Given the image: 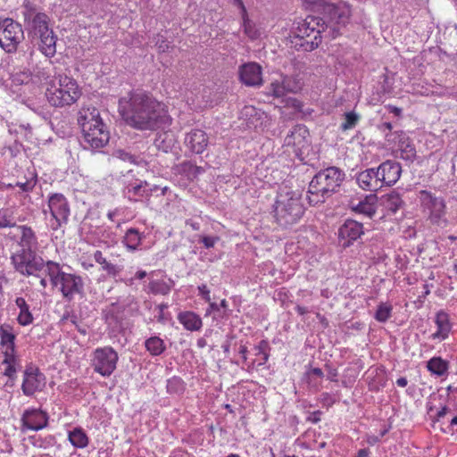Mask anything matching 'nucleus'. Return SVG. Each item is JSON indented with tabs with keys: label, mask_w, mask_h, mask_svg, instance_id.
<instances>
[{
	"label": "nucleus",
	"mask_w": 457,
	"mask_h": 457,
	"mask_svg": "<svg viewBox=\"0 0 457 457\" xmlns=\"http://www.w3.org/2000/svg\"><path fill=\"white\" fill-rule=\"evenodd\" d=\"M119 113L127 125L138 130H155L166 124L164 104L142 89H134L119 99Z\"/></svg>",
	"instance_id": "nucleus-1"
},
{
	"label": "nucleus",
	"mask_w": 457,
	"mask_h": 457,
	"mask_svg": "<svg viewBox=\"0 0 457 457\" xmlns=\"http://www.w3.org/2000/svg\"><path fill=\"white\" fill-rule=\"evenodd\" d=\"M15 231H10L7 237L15 241L20 247L11 256L14 270L23 276H37L46 265V262L37 256L38 240L36 232L28 225H18Z\"/></svg>",
	"instance_id": "nucleus-2"
},
{
	"label": "nucleus",
	"mask_w": 457,
	"mask_h": 457,
	"mask_svg": "<svg viewBox=\"0 0 457 457\" xmlns=\"http://www.w3.org/2000/svg\"><path fill=\"white\" fill-rule=\"evenodd\" d=\"M22 15L28 35L40 39L39 50L42 54L46 57L54 56L57 36L50 28V17L28 0L22 4Z\"/></svg>",
	"instance_id": "nucleus-3"
},
{
	"label": "nucleus",
	"mask_w": 457,
	"mask_h": 457,
	"mask_svg": "<svg viewBox=\"0 0 457 457\" xmlns=\"http://www.w3.org/2000/svg\"><path fill=\"white\" fill-rule=\"evenodd\" d=\"M350 16L351 8L345 3L316 0V33L320 38H335L348 23Z\"/></svg>",
	"instance_id": "nucleus-4"
},
{
	"label": "nucleus",
	"mask_w": 457,
	"mask_h": 457,
	"mask_svg": "<svg viewBox=\"0 0 457 457\" xmlns=\"http://www.w3.org/2000/svg\"><path fill=\"white\" fill-rule=\"evenodd\" d=\"M78 123L82 130L81 145L85 149H99L110 139V133L96 107L82 108L79 112Z\"/></svg>",
	"instance_id": "nucleus-5"
},
{
	"label": "nucleus",
	"mask_w": 457,
	"mask_h": 457,
	"mask_svg": "<svg viewBox=\"0 0 457 457\" xmlns=\"http://www.w3.org/2000/svg\"><path fill=\"white\" fill-rule=\"evenodd\" d=\"M53 287H57L62 297L71 302L76 295H85V283L81 276L62 270L59 262L47 261L43 269Z\"/></svg>",
	"instance_id": "nucleus-6"
},
{
	"label": "nucleus",
	"mask_w": 457,
	"mask_h": 457,
	"mask_svg": "<svg viewBox=\"0 0 457 457\" xmlns=\"http://www.w3.org/2000/svg\"><path fill=\"white\" fill-rule=\"evenodd\" d=\"M46 96L51 106L62 108L76 103L81 96V91L74 79L59 75L58 85L51 84L46 88Z\"/></svg>",
	"instance_id": "nucleus-7"
},
{
	"label": "nucleus",
	"mask_w": 457,
	"mask_h": 457,
	"mask_svg": "<svg viewBox=\"0 0 457 457\" xmlns=\"http://www.w3.org/2000/svg\"><path fill=\"white\" fill-rule=\"evenodd\" d=\"M304 209L300 199L294 193L279 194L274 204V213L280 226L295 224L303 214Z\"/></svg>",
	"instance_id": "nucleus-8"
},
{
	"label": "nucleus",
	"mask_w": 457,
	"mask_h": 457,
	"mask_svg": "<svg viewBox=\"0 0 457 457\" xmlns=\"http://www.w3.org/2000/svg\"><path fill=\"white\" fill-rule=\"evenodd\" d=\"M420 208L428 220L435 226L445 228L448 224L445 200L430 191L421 190L418 195Z\"/></svg>",
	"instance_id": "nucleus-9"
},
{
	"label": "nucleus",
	"mask_w": 457,
	"mask_h": 457,
	"mask_svg": "<svg viewBox=\"0 0 457 457\" xmlns=\"http://www.w3.org/2000/svg\"><path fill=\"white\" fill-rule=\"evenodd\" d=\"M344 179V173L337 167H328L316 173V202H324L335 192Z\"/></svg>",
	"instance_id": "nucleus-10"
},
{
	"label": "nucleus",
	"mask_w": 457,
	"mask_h": 457,
	"mask_svg": "<svg viewBox=\"0 0 457 457\" xmlns=\"http://www.w3.org/2000/svg\"><path fill=\"white\" fill-rule=\"evenodd\" d=\"M21 25L11 18L0 19V45L8 53L16 51L23 40Z\"/></svg>",
	"instance_id": "nucleus-11"
},
{
	"label": "nucleus",
	"mask_w": 457,
	"mask_h": 457,
	"mask_svg": "<svg viewBox=\"0 0 457 457\" xmlns=\"http://www.w3.org/2000/svg\"><path fill=\"white\" fill-rule=\"evenodd\" d=\"M118 359V353L112 347L96 348L94 351L92 367L103 377H109L115 370Z\"/></svg>",
	"instance_id": "nucleus-12"
},
{
	"label": "nucleus",
	"mask_w": 457,
	"mask_h": 457,
	"mask_svg": "<svg viewBox=\"0 0 457 457\" xmlns=\"http://www.w3.org/2000/svg\"><path fill=\"white\" fill-rule=\"evenodd\" d=\"M46 385V377L39 369L32 364L26 367L21 385L22 393L32 396L36 392L42 391Z\"/></svg>",
	"instance_id": "nucleus-13"
},
{
	"label": "nucleus",
	"mask_w": 457,
	"mask_h": 457,
	"mask_svg": "<svg viewBox=\"0 0 457 457\" xmlns=\"http://www.w3.org/2000/svg\"><path fill=\"white\" fill-rule=\"evenodd\" d=\"M48 207L50 209L51 215L56 221V227L62 226V224L68 221L70 216V206L66 197L62 194L55 193L48 198Z\"/></svg>",
	"instance_id": "nucleus-14"
},
{
	"label": "nucleus",
	"mask_w": 457,
	"mask_h": 457,
	"mask_svg": "<svg viewBox=\"0 0 457 457\" xmlns=\"http://www.w3.org/2000/svg\"><path fill=\"white\" fill-rule=\"evenodd\" d=\"M363 226L361 223L347 220L338 229V242L344 247H349L354 241L363 235Z\"/></svg>",
	"instance_id": "nucleus-15"
},
{
	"label": "nucleus",
	"mask_w": 457,
	"mask_h": 457,
	"mask_svg": "<svg viewBox=\"0 0 457 457\" xmlns=\"http://www.w3.org/2000/svg\"><path fill=\"white\" fill-rule=\"evenodd\" d=\"M301 88L298 80L290 76L280 75L279 79L273 80L268 87V95L273 97H282L287 93H295Z\"/></svg>",
	"instance_id": "nucleus-16"
},
{
	"label": "nucleus",
	"mask_w": 457,
	"mask_h": 457,
	"mask_svg": "<svg viewBox=\"0 0 457 457\" xmlns=\"http://www.w3.org/2000/svg\"><path fill=\"white\" fill-rule=\"evenodd\" d=\"M377 170L382 187L395 185L399 180L402 173L400 163L392 160L383 162Z\"/></svg>",
	"instance_id": "nucleus-17"
},
{
	"label": "nucleus",
	"mask_w": 457,
	"mask_h": 457,
	"mask_svg": "<svg viewBox=\"0 0 457 457\" xmlns=\"http://www.w3.org/2000/svg\"><path fill=\"white\" fill-rule=\"evenodd\" d=\"M48 414L38 409L26 410L21 416L22 428L38 431L46 428L48 424Z\"/></svg>",
	"instance_id": "nucleus-18"
},
{
	"label": "nucleus",
	"mask_w": 457,
	"mask_h": 457,
	"mask_svg": "<svg viewBox=\"0 0 457 457\" xmlns=\"http://www.w3.org/2000/svg\"><path fill=\"white\" fill-rule=\"evenodd\" d=\"M239 78L248 87H259L262 84V66L254 62H247L239 67Z\"/></svg>",
	"instance_id": "nucleus-19"
},
{
	"label": "nucleus",
	"mask_w": 457,
	"mask_h": 457,
	"mask_svg": "<svg viewBox=\"0 0 457 457\" xmlns=\"http://www.w3.org/2000/svg\"><path fill=\"white\" fill-rule=\"evenodd\" d=\"M102 318L112 333H119L123 329L122 308H119L118 302L103 309Z\"/></svg>",
	"instance_id": "nucleus-20"
},
{
	"label": "nucleus",
	"mask_w": 457,
	"mask_h": 457,
	"mask_svg": "<svg viewBox=\"0 0 457 457\" xmlns=\"http://www.w3.org/2000/svg\"><path fill=\"white\" fill-rule=\"evenodd\" d=\"M358 186L365 190L376 192L382 188V183L379 179L378 170L375 168L366 169L356 175Z\"/></svg>",
	"instance_id": "nucleus-21"
},
{
	"label": "nucleus",
	"mask_w": 457,
	"mask_h": 457,
	"mask_svg": "<svg viewBox=\"0 0 457 457\" xmlns=\"http://www.w3.org/2000/svg\"><path fill=\"white\" fill-rule=\"evenodd\" d=\"M209 143L207 134L202 129H192L185 137L186 146L194 154H201Z\"/></svg>",
	"instance_id": "nucleus-22"
},
{
	"label": "nucleus",
	"mask_w": 457,
	"mask_h": 457,
	"mask_svg": "<svg viewBox=\"0 0 457 457\" xmlns=\"http://www.w3.org/2000/svg\"><path fill=\"white\" fill-rule=\"evenodd\" d=\"M378 196L375 194H370L358 203L352 201L350 207L353 212L371 218L376 212Z\"/></svg>",
	"instance_id": "nucleus-23"
},
{
	"label": "nucleus",
	"mask_w": 457,
	"mask_h": 457,
	"mask_svg": "<svg viewBox=\"0 0 457 457\" xmlns=\"http://www.w3.org/2000/svg\"><path fill=\"white\" fill-rule=\"evenodd\" d=\"M435 323L437 329L431 335L432 339L440 341L446 339L452 330V323L448 313L444 311L438 312L436 315Z\"/></svg>",
	"instance_id": "nucleus-24"
},
{
	"label": "nucleus",
	"mask_w": 457,
	"mask_h": 457,
	"mask_svg": "<svg viewBox=\"0 0 457 457\" xmlns=\"http://www.w3.org/2000/svg\"><path fill=\"white\" fill-rule=\"evenodd\" d=\"M148 186L145 180L135 179L126 183L123 194L129 201H137L136 197L148 196Z\"/></svg>",
	"instance_id": "nucleus-25"
},
{
	"label": "nucleus",
	"mask_w": 457,
	"mask_h": 457,
	"mask_svg": "<svg viewBox=\"0 0 457 457\" xmlns=\"http://www.w3.org/2000/svg\"><path fill=\"white\" fill-rule=\"evenodd\" d=\"M262 112L253 105H245L242 108L239 119L244 121L247 129H255L262 124Z\"/></svg>",
	"instance_id": "nucleus-26"
},
{
	"label": "nucleus",
	"mask_w": 457,
	"mask_h": 457,
	"mask_svg": "<svg viewBox=\"0 0 457 457\" xmlns=\"http://www.w3.org/2000/svg\"><path fill=\"white\" fill-rule=\"evenodd\" d=\"M93 258L100 265V270L105 272L106 276L115 278L122 271L123 267L108 261L102 251L96 250L93 253Z\"/></svg>",
	"instance_id": "nucleus-27"
},
{
	"label": "nucleus",
	"mask_w": 457,
	"mask_h": 457,
	"mask_svg": "<svg viewBox=\"0 0 457 457\" xmlns=\"http://www.w3.org/2000/svg\"><path fill=\"white\" fill-rule=\"evenodd\" d=\"M178 320L189 331H199L203 327L201 317L194 312H180L178 314Z\"/></svg>",
	"instance_id": "nucleus-28"
},
{
	"label": "nucleus",
	"mask_w": 457,
	"mask_h": 457,
	"mask_svg": "<svg viewBox=\"0 0 457 457\" xmlns=\"http://www.w3.org/2000/svg\"><path fill=\"white\" fill-rule=\"evenodd\" d=\"M145 237L144 232H140L136 228H129L125 232V235L122 239V243L126 246V248L134 252L137 251L142 244V240Z\"/></svg>",
	"instance_id": "nucleus-29"
},
{
	"label": "nucleus",
	"mask_w": 457,
	"mask_h": 457,
	"mask_svg": "<svg viewBox=\"0 0 457 457\" xmlns=\"http://www.w3.org/2000/svg\"><path fill=\"white\" fill-rule=\"evenodd\" d=\"M381 204L391 213H395L403 205L401 195L396 191H391L381 197Z\"/></svg>",
	"instance_id": "nucleus-30"
},
{
	"label": "nucleus",
	"mask_w": 457,
	"mask_h": 457,
	"mask_svg": "<svg viewBox=\"0 0 457 457\" xmlns=\"http://www.w3.org/2000/svg\"><path fill=\"white\" fill-rule=\"evenodd\" d=\"M398 137L399 141L396 150L400 153V157L406 161H412L416 156L415 147L403 133H401Z\"/></svg>",
	"instance_id": "nucleus-31"
},
{
	"label": "nucleus",
	"mask_w": 457,
	"mask_h": 457,
	"mask_svg": "<svg viewBox=\"0 0 457 457\" xmlns=\"http://www.w3.org/2000/svg\"><path fill=\"white\" fill-rule=\"evenodd\" d=\"M68 439L76 448H85L88 445V436L83 428L78 427L68 432Z\"/></svg>",
	"instance_id": "nucleus-32"
},
{
	"label": "nucleus",
	"mask_w": 457,
	"mask_h": 457,
	"mask_svg": "<svg viewBox=\"0 0 457 457\" xmlns=\"http://www.w3.org/2000/svg\"><path fill=\"white\" fill-rule=\"evenodd\" d=\"M16 305L20 309L17 320L21 326H28L33 322V316L29 311V306L23 297H17L15 300Z\"/></svg>",
	"instance_id": "nucleus-33"
},
{
	"label": "nucleus",
	"mask_w": 457,
	"mask_h": 457,
	"mask_svg": "<svg viewBox=\"0 0 457 457\" xmlns=\"http://www.w3.org/2000/svg\"><path fill=\"white\" fill-rule=\"evenodd\" d=\"M0 337H1V346L4 350H12L15 349V338L16 336L12 332V326L8 324H3L0 326Z\"/></svg>",
	"instance_id": "nucleus-34"
},
{
	"label": "nucleus",
	"mask_w": 457,
	"mask_h": 457,
	"mask_svg": "<svg viewBox=\"0 0 457 457\" xmlns=\"http://www.w3.org/2000/svg\"><path fill=\"white\" fill-rule=\"evenodd\" d=\"M174 286V281L170 278H169L168 281L163 280H152L149 282L148 287L152 294L154 295H168L171 288Z\"/></svg>",
	"instance_id": "nucleus-35"
},
{
	"label": "nucleus",
	"mask_w": 457,
	"mask_h": 457,
	"mask_svg": "<svg viewBox=\"0 0 457 457\" xmlns=\"http://www.w3.org/2000/svg\"><path fill=\"white\" fill-rule=\"evenodd\" d=\"M145 346L153 356L161 355L166 349L163 340L156 336L146 339Z\"/></svg>",
	"instance_id": "nucleus-36"
},
{
	"label": "nucleus",
	"mask_w": 457,
	"mask_h": 457,
	"mask_svg": "<svg viewBox=\"0 0 457 457\" xmlns=\"http://www.w3.org/2000/svg\"><path fill=\"white\" fill-rule=\"evenodd\" d=\"M427 368L432 374L443 376L448 370V363L441 357H433L428 361Z\"/></svg>",
	"instance_id": "nucleus-37"
},
{
	"label": "nucleus",
	"mask_w": 457,
	"mask_h": 457,
	"mask_svg": "<svg viewBox=\"0 0 457 457\" xmlns=\"http://www.w3.org/2000/svg\"><path fill=\"white\" fill-rule=\"evenodd\" d=\"M314 21V16L308 15L301 24L299 23L296 30L294 32L293 40L303 39L310 37L311 33L314 31V28H310L311 21Z\"/></svg>",
	"instance_id": "nucleus-38"
},
{
	"label": "nucleus",
	"mask_w": 457,
	"mask_h": 457,
	"mask_svg": "<svg viewBox=\"0 0 457 457\" xmlns=\"http://www.w3.org/2000/svg\"><path fill=\"white\" fill-rule=\"evenodd\" d=\"M166 388L170 395H181L186 389V384L181 378L174 376L167 380Z\"/></svg>",
	"instance_id": "nucleus-39"
},
{
	"label": "nucleus",
	"mask_w": 457,
	"mask_h": 457,
	"mask_svg": "<svg viewBox=\"0 0 457 457\" xmlns=\"http://www.w3.org/2000/svg\"><path fill=\"white\" fill-rule=\"evenodd\" d=\"M393 307L388 303H381L378 305L374 318L377 321L384 323L387 321L392 315Z\"/></svg>",
	"instance_id": "nucleus-40"
},
{
	"label": "nucleus",
	"mask_w": 457,
	"mask_h": 457,
	"mask_svg": "<svg viewBox=\"0 0 457 457\" xmlns=\"http://www.w3.org/2000/svg\"><path fill=\"white\" fill-rule=\"evenodd\" d=\"M243 19V28L244 32L245 35L251 38L252 40H254L260 37V32L255 27V24L248 18L247 12L245 14H241Z\"/></svg>",
	"instance_id": "nucleus-41"
},
{
	"label": "nucleus",
	"mask_w": 457,
	"mask_h": 457,
	"mask_svg": "<svg viewBox=\"0 0 457 457\" xmlns=\"http://www.w3.org/2000/svg\"><path fill=\"white\" fill-rule=\"evenodd\" d=\"M255 350H257V354L262 355V360L258 363V366L264 365L270 357V346L267 340H261L259 344L255 346Z\"/></svg>",
	"instance_id": "nucleus-42"
},
{
	"label": "nucleus",
	"mask_w": 457,
	"mask_h": 457,
	"mask_svg": "<svg viewBox=\"0 0 457 457\" xmlns=\"http://www.w3.org/2000/svg\"><path fill=\"white\" fill-rule=\"evenodd\" d=\"M15 227H18V225L14 222L12 212L6 209H1L0 228H11L15 229Z\"/></svg>",
	"instance_id": "nucleus-43"
},
{
	"label": "nucleus",
	"mask_w": 457,
	"mask_h": 457,
	"mask_svg": "<svg viewBox=\"0 0 457 457\" xmlns=\"http://www.w3.org/2000/svg\"><path fill=\"white\" fill-rule=\"evenodd\" d=\"M360 116L355 112H348L345 114V120L341 124V129L345 131L353 129L358 121Z\"/></svg>",
	"instance_id": "nucleus-44"
},
{
	"label": "nucleus",
	"mask_w": 457,
	"mask_h": 457,
	"mask_svg": "<svg viewBox=\"0 0 457 457\" xmlns=\"http://www.w3.org/2000/svg\"><path fill=\"white\" fill-rule=\"evenodd\" d=\"M114 154L117 158L133 164L139 165L142 162V159L139 156L134 155L123 149L116 150Z\"/></svg>",
	"instance_id": "nucleus-45"
},
{
	"label": "nucleus",
	"mask_w": 457,
	"mask_h": 457,
	"mask_svg": "<svg viewBox=\"0 0 457 457\" xmlns=\"http://www.w3.org/2000/svg\"><path fill=\"white\" fill-rule=\"evenodd\" d=\"M153 42L160 53H166L171 47L170 42L168 41L167 38L160 33L154 37Z\"/></svg>",
	"instance_id": "nucleus-46"
},
{
	"label": "nucleus",
	"mask_w": 457,
	"mask_h": 457,
	"mask_svg": "<svg viewBox=\"0 0 457 457\" xmlns=\"http://www.w3.org/2000/svg\"><path fill=\"white\" fill-rule=\"evenodd\" d=\"M292 43L295 45L296 50H303L304 52H312L314 50V42L312 40H308L306 38L303 39H296L292 40Z\"/></svg>",
	"instance_id": "nucleus-47"
},
{
	"label": "nucleus",
	"mask_w": 457,
	"mask_h": 457,
	"mask_svg": "<svg viewBox=\"0 0 457 457\" xmlns=\"http://www.w3.org/2000/svg\"><path fill=\"white\" fill-rule=\"evenodd\" d=\"M119 308H122V312L126 309L137 310L138 303L134 295H128L122 300L120 304L119 303Z\"/></svg>",
	"instance_id": "nucleus-48"
},
{
	"label": "nucleus",
	"mask_w": 457,
	"mask_h": 457,
	"mask_svg": "<svg viewBox=\"0 0 457 457\" xmlns=\"http://www.w3.org/2000/svg\"><path fill=\"white\" fill-rule=\"evenodd\" d=\"M412 92L420 96H429L434 94L433 89L428 84H423L421 82L412 86Z\"/></svg>",
	"instance_id": "nucleus-49"
},
{
	"label": "nucleus",
	"mask_w": 457,
	"mask_h": 457,
	"mask_svg": "<svg viewBox=\"0 0 457 457\" xmlns=\"http://www.w3.org/2000/svg\"><path fill=\"white\" fill-rule=\"evenodd\" d=\"M166 133L158 134L154 139V145L159 149L165 153H168L170 149V145L166 144Z\"/></svg>",
	"instance_id": "nucleus-50"
},
{
	"label": "nucleus",
	"mask_w": 457,
	"mask_h": 457,
	"mask_svg": "<svg viewBox=\"0 0 457 457\" xmlns=\"http://www.w3.org/2000/svg\"><path fill=\"white\" fill-rule=\"evenodd\" d=\"M220 240L216 236H201L198 242L202 243L206 249L214 247L215 244Z\"/></svg>",
	"instance_id": "nucleus-51"
},
{
	"label": "nucleus",
	"mask_w": 457,
	"mask_h": 457,
	"mask_svg": "<svg viewBox=\"0 0 457 457\" xmlns=\"http://www.w3.org/2000/svg\"><path fill=\"white\" fill-rule=\"evenodd\" d=\"M313 377H314V368H312V361H310L307 366V370L302 378V382L303 384H306L308 387H312V381Z\"/></svg>",
	"instance_id": "nucleus-52"
},
{
	"label": "nucleus",
	"mask_w": 457,
	"mask_h": 457,
	"mask_svg": "<svg viewBox=\"0 0 457 457\" xmlns=\"http://www.w3.org/2000/svg\"><path fill=\"white\" fill-rule=\"evenodd\" d=\"M4 359L3 361V363L7 364V366H15V349L4 350Z\"/></svg>",
	"instance_id": "nucleus-53"
},
{
	"label": "nucleus",
	"mask_w": 457,
	"mask_h": 457,
	"mask_svg": "<svg viewBox=\"0 0 457 457\" xmlns=\"http://www.w3.org/2000/svg\"><path fill=\"white\" fill-rule=\"evenodd\" d=\"M219 306H220V318L228 319L232 313V311L230 309H228V302L225 299H223V300H221Z\"/></svg>",
	"instance_id": "nucleus-54"
},
{
	"label": "nucleus",
	"mask_w": 457,
	"mask_h": 457,
	"mask_svg": "<svg viewBox=\"0 0 457 457\" xmlns=\"http://www.w3.org/2000/svg\"><path fill=\"white\" fill-rule=\"evenodd\" d=\"M36 185V180L30 179L27 180L26 182H18L16 184L17 187H19L22 192H30L34 188Z\"/></svg>",
	"instance_id": "nucleus-55"
},
{
	"label": "nucleus",
	"mask_w": 457,
	"mask_h": 457,
	"mask_svg": "<svg viewBox=\"0 0 457 457\" xmlns=\"http://www.w3.org/2000/svg\"><path fill=\"white\" fill-rule=\"evenodd\" d=\"M198 295L207 303H210V290L206 285H201L198 287Z\"/></svg>",
	"instance_id": "nucleus-56"
},
{
	"label": "nucleus",
	"mask_w": 457,
	"mask_h": 457,
	"mask_svg": "<svg viewBox=\"0 0 457 457\" xmlns=\"http://www.w3.org/2000/svg\"><path fill=\"white\" fill-rule=\"evenodd\" d=\"M16 368L15 366H7L4 372V376H7L9 378V380L12 382L11 383V386L13 385V381L15 380L16 378Z\"/></svg>",
	"instance_id": "nucleus-57"
},
{
	"label": "nucleus",
	"mask_w": 457,
	"mask_h": 457,
	"mask_svg": "<svg viewBox=\"0 0 457 457\" xmlns=\"http://www.w3.org/2000/svg\"><path fill=\"white\" fill-rule=\"evenodd\" d=\"M157 308L159 310V314L156 317L157 318V321L161 322V323H164L166 321V318L164 316V310L168 308V304L162 303L159 304L157 306Z\"/></svg>",
	"instance_id": "nucleus-58"
},
{
	"label": "nucleus",
	"mask_w": 457,
	"mask_h": 457,
	"mask_svg": "<svg viewBox=\"0 0 457 457\" xmlns=\"http://www.w3.org/2000/svg\"><path fill=\"white\" fill-rule=\"evenodd\" d=\"M211 312H217L218 315L220 316V306H219V304L210 301L209 307L206 310V314H209Z\"/></svg>",
	"instance_id": "nucleus-59"
},
{
	"label": "nucleus",
	"mask_w": 457,
	"mask_h": 457,
	"mask_svg": "<svg viewBox=\"0 0 457 457\" xmlns=\"http://www.w3.org/2000/svg\"><path fill=\"white\" fill-rule=\"evenodd\" d=\"M386 108L388 110L390 113H393L395 116H400L402 113V110L396 106L394 105H386Z\"/></svg>",
	"instance_id": "nucleus-60"
},
{
	"label": "nucleus",
	"mask_w": 457,
	"mask_h": 457,
	"mask_svg": "<svg viewBox=\"0 0 457 457\" xmlns=\"http://www.w3.org/2000/svg\"><path fill=\"white\" fill-rule=\"evenodd\" d=\"M449 411L450 409L448 407H442L441 410H439L436 413V421H439L440 419L444 418Z\"/></svg>",
	"instance_id": "nucleus-61"
},
{
	"label": "nucleus",
	"mask_w": 457,
	"mask_h": 457,
	"mask_svg": "<svg viewBox=\"0 0 457 457\" xmlns=\"http://www.w3.org/2000/svg\"><path fill=\"white\" fill-rule=\"evenodd\" d=\"M204 170L202 167L196 165H189V172L193 173L195 176L203 173Z\"/></svg>",
	"instance_id": "nucleus-62"
},
{
	"label": "nucleus",
	"mask_w": 457,
	"mask_h": 457,
	"mask_svg": "<svg viewBox=\"0 0 457 457\" xmlns=\"http://www.w3.org/2000/svg\"><path fill=\"white\" fill-rule=\"evenodd\" d=\"M238 352H239V354H241L244 362L246 363L247 362V353H248V349H247L246 345H240Z\"/></svg>",
	"instance_id": "nucleus-63"
},
{
	"label": "nucleus",
	"mask_w": 457,
	"mask_h": 457,
	"mask_svg": "<svg viewBox=\"0 0 457 457\" xmlns=\"http://www.w3.org/2000/svg\"><path fill=\"white\" fill-rule=\"evenodd\" d=\"M449 428L453 433H457V417H454L451 420Z\"/></svg>",
	"instance_id": "nucleus-64"
}]
</instances>
